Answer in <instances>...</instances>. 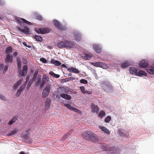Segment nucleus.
Returning <instances> with one entry per match:
<instances>
[{
  "instance_id": "obj_7",
  "label": "nucleus",
  "mask_w": 154,
  "mask_h": 154,
  "mask_svg": "<svg viewBox=\"0 0 154 154\" xmlns=\"http://www.w3.org/2000/svg\"><path fill=\"white\" fill-rule=\"evenodd\" d=\"M51 84H48L45 86V89L43 90L42 93L43 97L45 98L47 97L50 92Z\"/></svg>"
},
{
  "instance_id": "obj_9",
  "label": "nucleus",
  "mask_w": 154,
  "mask_h": 154,
  "mask_svg": "<svg viewBox=\"0 0 154 154\" xmlns=\"http://www.w3.org/2000/svg\"><path fill=\"white\" fill-rule=\"evenodd\" d=\"M91 64L94 66L99 67L103 69H106L108 68V66L106 64L103 63L101 62H92Z\"/></svg>"
},
{
  "instance_id": "obj_63",
  "label": "nucleus",
  "mask_w": 154,
  "mask_h": 154,
  "mask_svg": "<svg viewBox=\"0 0 154 154\" xmlns=\"http://www.w3.org/2000/svg\"><path fill=\"white\" fill-rule=\"evenodd\" d=\"M73 131V130L72 129H71L67 133V134L69 135H70L71 133Z\"/></svg>"
},
{
  "instance_id": "obj_40",
  "label": "nucleus",
  "mask_w": 154,
  "mask_h": 154,
  "mask_svg": "<svg viewBox=\"0 0 154 154\" xmlns=\"http://www.w3.org/2000/svg\"><path fill=\"white\" fill-rule=\"evenodd\" d=\"M98 116L100 118H102L106 116L105 112L103 110L100 111L98 113Z\"/></svg>"
},
{
  "instance_id": "obj_50",
  "label": "nucleus",
  "mask_w": 154,
  "mask_h": 154,
  "mask_svg": "<svg viewBox=\"0 0 154 154\" xmlns=\"http://www.w3.org/2000/svg\"><path fill=\"white\" fill-rule=\"evenodd\" d=\"M22 92V91L18 89L17 91V93L16 94V96L17 97H19L20 96Z\"/></svg>"
},
{
  "instance_id": "obj_44",
  "label": "nucleus",
  "mask_w": 154,
  "mask_h": 154,
  "mask_svg": "<svg viewBox=\"0 0 154 154\" xmlns=\"http://www.w3.org/2000/svg\"><path fill=\"white\" fill-rule=\"evenodd\" d=\"M80 82L82 84H86L88 83V81L84 79H82L80 80Z\"/></svg>"
},
{
  "instance_id": "obj_2",
  "label": "nucleus",
  "mask_w": 154,
  "mask_h": 154,
  "mask_svg": "<svg viewBox=\"0 0 154 154\" xmlns=\"http://www.w3.org/2000/svg\"><path fill=\"white\" fill-rule=\"evenodd\" d=\"M100 146L101 148L103 151H105L108 154H118L120 152V150L117 148L107 144H102Z\"/></svg>"
},
{
  "instance_id": "obj_37",
  "label": "nucleus",
  "mask_w": 154,
  "mask_h": 154,
  "mask_svg": "<svg viewBox=\"0 0 154 154\" xmlns=\"http://www.w3.org/2000/svg\"><path fill=\"white\" fill-rule=\"evenodd\" d=\"M18 70H19L18 71L19 77L25 76L26 75L27 73H26L24 71L21 70V69H19Z\"/></svg>"
},
{
  "instance_id": "obj_62",
  "label": "nucleus",
  "mask_w": 154,
  "mask_h": 154,
  "mask_svg": "<svg viewBox=\"0 0 154 154\" xmlns=\"http://www.w3.org/2000/svg\"><path fill=\"white\" fill-rule=\"evenodd\" d=\"M18 52L17 51H14L13 53V55L14 57H16L18 54Z\"/></svg>"
},
{
  "instance_id": "obj_39",
  "label": "nucleus",
  "mask_w": 154,
  "mask_h": 154,
  "mask_svg": "<svg viewBox=\"0 0 154 154\" xmlns=\"http://www.w3.org/2000/svg\"><path fill=\"white\" fill-rule=\"evenodd\" d=\"M12 49L13 48L11 46H9L5 50L6 54H10V53L12 52Z\"/></svg>"
},
{
  "instance_id": "obj_29",
  "label": "nucleus",
  "mask_w": 154,
  "mask_h": 154,
  "mask_svg": "<svg viewBox=\"0 0 154 154\" xmlns=\"http://www.w3.org/2000/svg\"><path fill=\"white\" fill-rule=\"evenodd\" d=\"M18 117V116L17 115L14 116L11 120L9 121L8 123V124L9 125H12L17 120Z\"/></svg>"
},
{
  "instance_id": "obj_20",
  "label": "nucleus",
  "mask_w": 154,
  "mask_h": 154,
  "mask_svg": "<svg viewBox=\"0 0 154 154\" xmlns=\"http://www.w3.org/2000/svg\"><path fill=\"white\" fill-rule=\"evenodd\" d=\"M147 73L145 71L142 70H139V71H137L136 74V76L139 77H142L143 76H147Z\"/></svg>"
},
{
  "instance_id": "obj_56",
  "label": "nucleus",
  "mask_w": 154,
  "mask_h": 154,
  "mask_svg": "<svg viewBox=\"0 0 154 154\" xmlns=\"http://www.w3.org/2000/svg\"><path fill=\"white\" fill-rule=\"evenodd\" d=\"M92 94L91 91H90L87 90H85V92L83 94Z\"/></svg>"
},
{
  "instance_id": "obj_28",
  "label": "nucleus",
  "mask_w": 154,
  "mask_h": 154,
  "mask_svg": "<svg viewBox=\"0 0 154 154\" xmlns=\"http://www.w3.org/2000/svg\"><path fill=\"white\" fill-rule=\"evenodd\" d=\"M117 133L120 136L122 137L126 135L124 133V130L122 128H119L118 129Z\"/></svg>"
},
{
  "instance_id": "obj_6",
  "label": "nucleus",
  "mask_w": 154,
  "mask_h": 154,
  "mask_svg": "<svg viewBox=\"0 0 154 154\" xmlns=\"http://www.w3.org/2000/svg\"><path fill=\"white\" fill-rule=\"evenodd\" d=\"M35 31L38 34H44L49 33L51 29L48 27H40L35 29Z\"/></svg>"
},
{
  "instance_id": "obj_61",
  "label": "nucleus",
  "mask_w": 154,
  "mask_h": 154,
  "mask_svg": "<svg viewBox=\"0 0 154 154\" xmlns=\"http://www.w3.org/2000/svg\"><path fill=\"white\" fill-rule=\"evenodd\" d=\"M69 135L67 133L65 134L63 137L64 139H66L69 137Z\"/></svg>"
},
{
  "instance_id": "obj_46",
  "label": "nucleus",
  "mask_w": 154,
  "mask_h": 154,
  "mask_svg": "<svg viewBox=\"0 0 154 154\" xmlns=\"http://www.w3.org/2000/svg\"><path fill=\"white\" fill-rule=\"evenodd\" d=\"M26 84L22 85L18 89L19 90L22 91L26 88Z\"/></svg>"
},
{
  "instance_id": "obj_5",
  "label": "nucleus",
  "mask_w": 154,
  "mask_h": 154,
  "mask_svg": "<svg viewBox=\"0 0 154 154\" xmlns=\"http://www.w3.org/2000/svg\"><path fill=\"white\" fill-rule=\"evenodd\" d=\"M65 48H75L77 47V44L74 42L67 40H65Z\"/></svg>"
},
{
  "instance_id": "obj_22",
  "label": "nucleus",
  "mask_w": 154,
  "mask_h": 154,
  "mask_svg": "<svg viewBox=\"0 0 154 154\" xmlns=\"http://www.w3.org/2000/svg\"><path fill=\"white\" fill-rule=\"evenodd\" d=\"M22 81L23 79L22 78L20 79L19 80L17 81L13 85V89L14 90H16L21 84Z\"/></svg>"
},
{
  "instance_id": "obj_36",
  "label": "nucleus",
  "mask_w": 154,
  "mask_h": 154,
  "mask_svg": "<svg viewBox=\"0 0 154 154\" xmlns=\"http://www.w3.org/2000/svg\"><path fill=\"white\" fill-rule=\"evenodd\" d=\"M18 131V130L17 129H14L12 131H11L10 133H8L7 134V136H10L11 135H14L17 133Z\"/></svg>"
},
{
  "instance_id": "obj_42",
  "label": "nucleus",
  "mask_w": 154,
  "mask_h": 154,
  "mask_svg": "<svg viewBox=\"0 0 154 154\" xmlns=\"http://www.w3.org/2000/svg\"><path fill=\"white\" fill-rule=\"evenodd\" d=\"M41 82V78L38 77L37 81L35 83V86H38Z\"/></svg>"
},
{
  "instance_id": "obj_10",
  "label": "nucleus",
  "mask_w": 154,
  "mask_h": 154,
  "mask_svg": "<svg viewBox=\"0 0 154 154\" xmlns=\"http://www.w3.org/2000/svg\"><path fill=\"white\" fill-rule=\"evenodd\" d=\"M63 105L68 109L74 111L75 112L78 113L79 114H82V112L79 109L77 108H75L74 107L72 106L69 104L64 103Z\"/></svg>"
},
{
  "instance_id": "obj_41",
  "label": "nucleus",
  "mask_w": 154,
  "mask_h": 154,
  "mask_svg": "<svg viewBox=\"0 0 154 154\" xmlns=\"http://www.w3.org/2000/svg\"><path fill=\"white\" fill-rule=\"evenodd\" d=\"M21 21L24 24L26 23L29 25H32V23L31 22L27 20L24 18H21Z\"/></svg>"
},
{
  "instance_id": "obj_17",
  "label": "nucleus",
  "mask_w": 154,
  "mask_h": 154,
  "mask_svg": "<svg viewBox=\"0 0 154 154\" xmlns=\"http://www.w3.org/2000/svg\"><path fill=\"white\" fill-rule=\"evenodd\" d=\"M131 64L130 61L126 60L121 64V67L122 68H125L131 66Z\"/></svg>"
},
{
  "instance_id": "obj_35",
  "label": "nucleus",
  "mask_w": 154,
  "mask_h": 154,
  "mask_svg": "<svg viewBox=\"0 0 154 154\" xmlns=\"http://www.w3.org/2000/svg\"><path fill=\"white\" fill-rule=\"evenodd\" d=\"M17 65L18 67V69H21V62L20 58L19 57H17Z\"/></svg>"
},
{
  "instance_id": "obj_45",
  "label": "nucleus",
  "mask_w": 154,
  "mask_h": 154,
  "mask_svg": "<svg viewBox=\"0 0 154 154\" xmlns=\"http://www.w3.org/2000/svg\"><path fill=\"white\" fill-rule=\"evenodd\" d=\"M22 70L27 73L28 71V66L26 65H24L23 67Z\"/></svg>"
},
{
  "instance_id": "obj_18",
  "label": "nucleus",
  "mask_w": 154,
  "mask_h": 154,
  "mask_svg": "<svg viewBox=\"0 0 154 154\" xmlns=\"http://www.w3.org/2000/svg\"><path fill=\"white\" fill-rule=\"evenodd\" d=\"M146 71L149 74L154 75V65H152L146 69Z\"/></svg>"
},
{
  "instance_id": "obj_58",
  "label": "nucleus",
  "mask_w": 154,
  "mask_h": 154,
  "mask_svg": "<svg viewBox=\"0 0 154 154\" xmlns=\"http://www.w3.org/2000/svg\"><path fill=\"white\" fill-rule=\"evenodd\" d=\"M4 67V64L3 63L0 64V71L2 70Z\"/></svg>"
},
{
  "instance_id": "obj_27",
  "label": "nucleus",
  "mask_w": 154,
  "mask_h": 154,
  "mask_svg": "<svg viewBox=\"0 0 154 154\" xmlns=\"http://www.w3.org/2000/svg\"><path fill=\"white\" fill-rule=\"evenodd\" d=\"M33 37L38 42H42L43 41V38L41 36L35 35H33Z\"/></svg>"
},
{
  "instance_id": "obj_34",
  "label": "nucleus",
  "mask_w": 154,
  "mask_h": 154,
  "mask_svg": "<svg viewBox=\"0 0 154 154\" xmlns=\"http://www.w3.org/2000/svg\"><path fill=\"white\" fill-rule=\"evenodd\" d=\"M35 17L36 20L41 21L42 20L43 17L38 13L36 12L35 14Z\"/></svg>"
},
{
  "instance_id": "obj_38",
  "label": "nucleus",
  "mask_w": 154,
  "mask_h": 154,
  "mask_svg": "<svg viewBox=\"0 0 154 154\" xmlns=\"http://www.w3.org/2000/svg\"><path fill=\"white\" fill-rule=\"evenodd\" d=\"M49 74L53 77L56 79L60 77V75L59 74H56L52 71L49 72Z\"/></svg>"
},
{
  "instance_id": "obj_14",
  "label": "nucleus",
  "mask_w": 154,
  "mask_h": 154,
  "mask_svg": "<svg viewBox=\"0 0 154 154\" xmlns=\"http://www.w3.org/2000/svg\"><path fill=\"white\" fill-rule=\"evenodd\" d=\"M95 51L97 54H100L101 51L102 46L101 45L97 44H94L93 46Z\"/></svg>"
},
{
  "instance_id": "obj_11",
  "label": "nucleus",
  "mask_w": 154,
  "mask_h": 154,
  "mask_svg": "<svg viewBox=\"0 0 154 154\" xmlns=\"http://www.w3.org/2000/svg\"><path fill=\"white\" fill-rule=\"evenodd\" d=\"M63 105L68 109L74 111L75 112L78 113L79 114H82V112L79 109L77 108H75L74 107L72 106L69 104L64 103Z\"/></svg>"
},
{
  "instance_id": "obj_1",
  "label": "nucleus",
  "mask_w": 154,
  "mask_h": 154,
  "mask_svg": "<svg viewBox=\"0 0 154 154\" xmlns=\"http://www.w3.org/2000/svg\"><path fill=\"white\" fill-rule=\"evenodd\" d=\"M82 135L84 139L94 143L97 142L98 141V136L90 131H87L83 132Z\"/></svg>"
},
{
  "instance_id": "obj_48",
  "label": "nucleus",
  "mask_w": 154,
  "mask_h": 154,
  "mask_svg": "<svg viewBox=\"0 0 154 154\" xmlns=\"http://www.w3.org/2000/svg\"><path fill=\"white\" fill-rule=\"evenodd\" d=\"M40 60L42 63H46L48 62L47 60L45 58L43 57L40 58Z\"/></svg>"
},
{
  "instance_id": "obj_15",
  "label": "nucleus",
  "mask_w": 154,
  "mask_h": 154,
  "mask_svg": "<svg viewBox=\"0 0 154 154\" xmlns=\"http://www.w3.org/2000/svg\"><path fill=\"white\" fill-rule=\"evenodd\" d=\"M5 62L8 63H12L13 61V55L9 54H6V57L5 59Z\"/></svg>"
},
{
  "instance_id": "obj_23",
  "label": "nucleus",
  "mask_w": 154,
  "mask_h": 154,
  "mask_svg": "<svg viewBox=\"0 0 154 154\" xmlns=\"http://www.w3.org/2000/svg\"><path fill=\"white\" fill-rule=\"evenodd\" d=\"M57 46L59 48H65V40L59 42L57 43Z\"/></svg>"
},
{
  "instance_id": "obj_49",
  "label": "nucleus",
  "mask_w": 154,
  "mask_h": 154,
  "mask_svg": "<svg viewBox=\"0 0 154 154\" xmlns=\"http://www.w3.org/2000/svg\"><path fill=\"white\" fill-rule=\"evenodd\" d=\"M69 81V80H68L67 78L65 79H62L60 80V82L61 83H63L64 82H67Z\"/></svg>"
},
{
  "instance_id": "obj_64",
  "label": "nucleus",
  "mask_w": 154,
  "mask_h": 154,
  "mask_svg": "<svg viewBox=\"0 0 154 154\" xmlns=\"http://www.w3.org/2000/svg\"><path fill=\"white\" fill-rule=\"evenodd\" d=\"M61 66L62 67H63V68H67H67H68L66 64H62L61 65Z\"/></svg>"
},
{
  "instance_id": "obj_57",
  "label": "nucleus",
  "mask_w": 154,
  "mask_h": 154,
  "mask_svg": "<svg viewBox=\"0 0 154 154\" xmlns=\"http://www.w3.org/2000/svg\"><path fill=\"white\" fill-rule=\"evenodd\" d=\"M5 4V2L4 0H0V5H4Z\"/></svg>"
},
{
  "instance_id": "obj_25",
  "label": "nucleus",
  "mask_w": 154,
  "mask_h": 154,
  "mask_svg": "<svg viewBox=\"0 0 154 154\" xmlns=\"http://www.w3.org/2000/svg\"><path fill=\"white\" fill-rule=\"evenodd\" d=\"M93 55L92 54H86L84 56H82V57L87 60H90L92 57Z\"/></svg>"
},
{
  "instance_id": "obj_21",
  "label": "nucleus",
  "mask_w": 154,
  "mask_h": 154,
  "mask_svg": "<svg viewBox=\"0 0 154 154\" xmlns=\"http://www.w3.org/2000/svg\"><path fill=\"white\" fill-rule=\"evenodd\" d=\"M60 97L63 99H65L67 100H70L72 99V97L70 95L64 93H63L60 94Z\"/></svg>"
},
{
  "instance_id": "obj_52",
  "label": "nucleus",
  "mask_w": 154,
  "mask_h": 154,
  "mask_svg": "<svg viewBox=\"0 0 154 154\" xmlns=\"http://www.w3.org/2000/svg\"><path fill=\"white\" fill-rule=\"evenodd\" d=\"M80 89L81 90V92L83 94L84 92H85V88L84 86H81L79 87Z\"/></svg>"
},
{
  "instance_id": "obj_60",
  "label": "nucleus",
  "mask_w": 154,
  "mask_h": 154,
  "mask_svg": "<svg viewBox=\"0 0 154 154\" xmlns=\"http://www.w3.org/2000/svg\"><path fill=\"white\" fill-rule=\"evenodd\" d=\"M67 78L69 80V81L70 80H73L75 79V78L73 77H67Z\"/></svg>"
},
{
  "instance_id": "obj_54",
  "label": "nucleus",
  "mask_w": 154,
  "mask_h": 154,
  "mask_svg": "<svg viewBox=\"0 0 154 154\" xmlns=\"http://www.w3.org/2000/svg\"><path fill=\"white\" fill-rule=\"evenodd\" d=\"M29 78H30L29 75V74L27 75L26 76V81L25 83V84H26V85L27 83V82L29 81Z\"/></svg>"
},
{
  "instance_id": "obj_3",
  "label": "nucleus",
  "mask_w": 154,
  "mask_h": 154,
  "mask_svg": "<svg viewBox=\"0 0 154 154\" xmlns=\"http://www.w3.org/2000/svg\"><path fill=\"white\" fill-rule=\"evenodd\" d=\"M17 21L20 24L21 27H18V29L26 35H29L31 34V31H30L29 28L27 26H26L25 24L23 23L22 22L19 20V19H16Z\"/></svg>"
},
{
  "instance_id": "obj_13",
  "label": "nucleus",
  "mask_w": 154,
  "mask_h": 154,
  "mask_svg": "<svg viewBox=\"0 0 154 154\" xmlns=\"http://www.w3.org/2000/svg\"><path fill=\"white\" fill-rule=\"evenodd\" d=\"M53 23L54 26L60 30H64V27L61 23L58 20H54L53 21Z\"/></svg>"
},
{
  "instance_id": "obj_59",
  "label": "nucleus",
  "mask_w": 154,
  "mask_h": 154,
  "mask_svg": "<svg viewBox=\"0 0 154 154\" xmlns=\"http://www.w3.org/2000/svg\"><path fill=\"white\" fill-rule=\"evenodd\" d=\"M23 62L24 64H26L27 63V60L25 58H23Z\"/></svg>"
},
{
  "instance_id": "obj_43",
  "label": "nucleus",
  "mask_w": 154,
  "mask_h": 154,
  "mask_svg": "<svg viewBox=\"0 0 154 154\" xmlns=\"http://www.w3.org/2000/svg\"><path fill=\"white\" fill-rule=\"evenodd\" d=\"M111 117L110 116H107L104 119V122L106 123H109L111 120Z\"/></svg>"
},
{
  "instance_id": "obj_53",
  "label": "nucleus",
  "mask_w": 154,
  "mask_h": 154,
  "mask_svg": "<svg viewBox=\"0 0 154 154\" xmlns=\"http://www.w3.org/2000/svg\"><path fill=\"white\" fill-rule=\"evenodd\" d=\"M0 99L3 100L5 101L6 100V97L3 95L0 94Z\"/></svg>"
},
{
  "instance_id": "obj_19",
  "label": "nucleus",
  "mask_w": 154,
  "mask_h": 154,
  "mask_svg": "<svg viewBox=\"0 0 154 154\" xmlns=\"http://www.w3.org/2000/svg\"><path fill=\"white\" fill-rule=\"evenodd\" d=\"M92 107V113L96 112L97 113L99 111V108L97 105L94 103H92L91 105Z\"/></svg>"
},
{
  "instance_id": "obj_55",
  "label": "nucleus",
  "mask_w": 154,
  "mask_h": 154,
  "mask_svg": "<svg viewBox=\"0 0 154 154\" xmlns=\"http://www.w3.org/2000/svg\"><path fill=\"white\" fill-rule=\"evenodd\" d=\"M46 83L45 82L42 81V82L40 83V88L41 89L44 86L45 84Z\"/></svg>"
},
{
  "instance_id": "obj_26",
  "label": "nucleus",
  "mask_w": 154,
  "mask_h": 154,
  "mask_svg": "<svg viewBox=\"0 0 154 154\" xmlns=\"http://www.w3.org/2000/svg\"><path fill=\"white\" fill-rule=\"evenodd\" d=\"M99 127L102 131L104 132L105 133L107 134H110L109 131L105 127L99 125Z\"/></svg>"
},
{
  "instance_id": "obj_8",
  "label": "nucleus",
  "mask_w": 154,
  "mask_h": 154,
  "mask_svg": "<svg viewBox=\"0 0 154 154\" xmlns=\"http://www.w3.org/2000/svg\"><path fill=\"white\" fill-rule=\"evenodd\" d=\"M39 69H38L36 70L33 75V78L32 79H31L30 80L29 82L28 85L27 86V89L28 90L30 88L32 84V83L35 81L37 78V76L38 75V72L39 71Z\"/></svg>"
},
{
  "instance_id": "obj_12",
  "label": "nucleus",
  "mask_w": 154,
  "mask_h": 154,
  "mask_svg": "<svg viewBox=\"0 0 154 154\" xmlns=\"http://www.w3.org/2000/svg\"><path fill=\"white\" fill-rule=\"evenodd\" d=\"M139 65L140 68H146L149 65V63L146 60H141L139 63Z\"/></svg>"
},
{
  "instance_id": "obj_24",
  "label": "nucleus",
  "mask_w": 154,
  "mask_h": 154,
  "mask_svg": "<svg viewBox=\"0 0 154 154\" xmlns=\"http://www.w3.org/2000/svg\"><path fill=\"white\" fill-rule=\"evenodd\" d=\"M67 70L70 72L75 73L76 74L79 73L80 72L79 70L75 68L71 67L67 68Z\"/></svg>"
},
{
  "instance_id": "obj_47",
  "label": "nucleus",
  "mask_w": 154,
  "mask_h": 154,
  "mask_svg": "<svg viewBox=\"0 0 154 154\" xmlns=\"http://www.w3.org/2000/svg\"><path fill=\"white\" fill-rule=\"evenodd\" d=\"M29 134H24L22 135V137L23 139H28L29 138Z\"/></svg>"
},
{
  "instance_id": "obj_4",
  "label": "nucleus",
  "mask_w": 154,
  "mask_h": 154,
  "mask_svg": "<svg viewBox=\"0 0 154 154\" xmlns=\"http://www.w3.org/2000/svg\"><path fill=\"white\" fill-rule=\"evenodd\" d=\"M102 88L103 89L107 92H110L113 91V87L107 81H105L103 83Z\"/></svg>"
},
{
  "instance_id": "obj_32",
  "label": "nucleus",
  "mask_w": 154,
  "mask_h": 154,
  "mask_svg": "<svg viewBox=\"0 0 154 154\" xmlns=\"http://www.w3.org/2000/svg\"><path fill=\"white\" fill-rule=\"evenodd\" d=\"M51 103V100L47 98L45 102V106L47 109H49Z\"/></svg>"
},
{
  "instance_id": "obj_30",
  "label": "nucleus",
  "mask_w": 154,
  "mask_h": 154,
  "mask_svg": "<svg viewBox=\"0 0 154 154\" xmlns=\"http://www.w3.org/2000/svg\"><path fill=\"white\" fill-rule=\"evenodd\" d=\"M138 70L137 69L134 67H131L129 68V71L130 73L131 74H135L136 75V74Z\"/></svg>"
},
{
  "instance_id": "obj_16",
  "label": "nucleus",
  "mask_w": 154,
  "mask_h": 154,
  "mask_svg": "<svg viewBox=\"0 0 154 154\" xmlns=\"http://www.w3.org/2000/svg\"><path fill=\"white\" fill-rule=\"evenodd\" d=\"M73 36L76 42L81 40L82 37L81 34L78 31H75L73 33Z\"/></svg>"
},
{
  "instance_id": "obj_51",
  "label": "nucleus",
  "mask_w": 154,
  "mask_h": 154,
  "mask_svg": "<svg viewBox=\"0 0 154 154\" xmlns=\"http://www.w3.org/2000/svg\"><path fill=\"white\" fill-rule=\"evenodd\" d=\"M9 66V65L8 64H7V65H6L5 67L3 70V73H5L8 70V68Z\"/></svg>"
},
{
  "instance_id": "obj_33",
  "label": "nucleus",
  "mask_w": 154,
  "mask_h": 154,
  "mask_svg": "<svg viewBox=\"0 0 154 154\" xmlns=\"http://www.w3.org/2000/svg\"><path fill=\"white\" fill-rule=\"evenodd\" d=\"M42 81L46 83V81L48 82L49 81V78L48 75L44 74L42 78Z\"/></svg>"
},
{
  "instance_id": "obj_31",
  "label": "nucleus",
  "mask_w": 154,
  "mask_h": 154,
  "mask_svg": "<svg viewBox=\"0 0 154 154\" xmlns=\"http://www.w3.org/2000/svg\"><path fill=\"white\" fill-rule=\"evenodd\" d=\"M51 63L57 66H59L61 64V63L57 60H55L53 59H52L51 61Z\"/></svg>"
}]
</instances>
